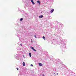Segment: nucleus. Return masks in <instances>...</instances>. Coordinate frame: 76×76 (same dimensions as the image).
Returning <instances> with one entry per match:
<instances>
[{"label": "nucleus", "mask_w": 76, "mask_h": 76, "mask_svg": "<svg viewBox=\"0 0 76 76\" xmlns=\"http://www.w3.org/2000/svg\"><path fill=\"white\" fill-rule=\"evenodd\" d=\"M42 38L44 39V40H45V37L43 36L42 37Z\"/></svg>", "instance_id": "7"}, {"label": "nucleus", "mask_w": 76, "mask_h": 76, "mask_svg": "<svg viewBox=\"0 0 76 76\" xmlns=\"http://www.w3.org/2000/svg\"><path fill=\"white\" fill-rule=\"evenodd\" d=\"M37 2V3H39V4H40V1H38Z\"/></svg>", "instance_id": "9"}, {"label": "nucleus", "mask_w": 76, "mask_h": 76, "mask_svg": "<svg viewBox=\"0 0 76 76\" xmlns=\"http://www.w3.org/2000/svg\"><path fill=\"white\" fill-rule=\"evenodd\" d=\"M39 66H42V64L41 63H39Z\"/></svg>", "instance_id": "4"}, {"label": "nucleus", "mask_w": 76, "mask_h": 76, "mask_svg": "<svg viewBox=\"0 0 76 76\" xmlns=\"http://www.w3.org/2000/svg\"><path fill=\"white\" fill-rule=\"evenodd\" d=\"M34 37L35 38H37V37H36V36L35 35H34Z\"/></svg>", "instance_id": "11"}, {"label": "nucleus", "mask_w": 76, "mask_h": 76, "mask_svg": "<svg viewBox=\"0 0 76 76\" xmlns=\"http://www.w3.org/2000/svg\"><path fill=\"white\" fill-rule=\"evenodd\" d=\"M39 18H42L43 17V15H40L39 16Z\"/></svg>", "instance_id": "5"}, {"label": "nucleus", "mask_w": 76, "mask_h": 76, "mask_svg": "<svg viewBox=\"0 0 76 76\" xmlns=\"http://www.w3.org/2000/svg\"><path fill=\"white\" fill-rule=\"evenodd\" d=\"M29 56L30 57H31V53H29Z\"/></svg>", "instance_id": "8"}, {"label": "nucleus", "mask_w": 76, "mask_h": 76, "mask_svg": "<svg viewBox=\"0 0 76 76\" xmlns=\"http://www.w3.org/2000/svg\"><path fill=\"white\" fill-rule=\"evenodd\" d=\"M31 2H32V4L34 5V4H35V3L34 2V0H31Z\"/></svg>", "instance_id": "2"}, {"label": "nucleus", "mask_w": 76, "mask_h": 76, "mask_svg": "<svg viewBox=\"0 0 76 76\" xmlns=\"http://www.w3.org/2000/svg\"><path fill=\"white\" fill-rule=\"evenodd\" d=\"M57 75H58V73H57Z\"/></svg>", "instance_id": "16"}, {"label": "nucleus", "mask_w": 76, "mask_h": 76, "mask_svg": "<svg viewBox=\"0 0 76 76\" xmlns=\"http://www.w3.org/2000/svg\"><path fill=\"white\" fill-rule=\"evenodd\" d=\"M31 42H33V41L31 40Z\"/></svg>", "instance_id": "15"}, {"label": "nucleus", "mask_w": 76, "mask_h": 76, "mask_svg": "<svg viewBox=\"0 0 76 76\" xmlns=\"http://www.w3.org/2000/svg\"><path fill=\"white\" fill-rule=\"evenodd\" d=\"M31 66H33V65H32V64H31Z\"/></svg>", "instance_id": "14"}, {"label": "nucleus", "mask_w": 76, "mask_h": 76, "mask_svg": "<svg viewBox=\"0 0 76 76\" xmlns=\"http://www.w3.org/2000/svg\"><path fill=\"white\" fill-rule=\"evenodd\" d=\"M31 49L33 50V51H35V52L37 51H36V50H35V48H34L32 46H31Z\"/></svg>", "instance_id": "1"}, {"label": "nucleus", "mask_w": 76, "mask_h": 76, "mask_svg": "<svg viewBox=\"0 0 76 76\" xmlns=\"http://www.w3.org/2000/svg\"><path fill=\"white\" fill-rule=\"evenodd\" d=\"M23 20V18H22L20 19V21H22Z\"/></svg>", "instance_id": "10"}, {"label": "nucleus", "mask_w": 76, "mask_h": 76, "mask_svg": "<svg viewBox=\"0 0 76 76\" xmlns=\"http://www.w3.org/2000/svg\"><path fill=\"white\" fill-rule=\"evenodd\" d=\"M54 11V9H53L51 11H50V13H52Z\"/></svg>", "instance_id": "3"}, {"label": "nucleus", "mask_w": 76, "mask_h": 76, "mask_svg": "<svg viewBox=\"0 0 76 76\" xmlns=\"http://www.w3.org/2000/svg\"><path fill=\"white\" fill-rule=\"evenodd\" d=\"M20 45H21V46H22V44H20Z\"/></svg>", "instance_id": "13"}, {"label": "nucleus", "mask_w": 76, "mask_h": 76, "mask_svg": "<svg viewBox=\"0 0 76 76\" xmlns=\"http://www.w3.org/2000/svg\"><path fill=\"white\" fill-rule=\"evenodd\" d=\"M17 69L18 70H19V68H17Z\"/></svg>", "instance_id": "12"}, {"label": "nucleus", "mask_w": 76, "mask_h": 76, "mask_svg": "<svg viewBox=\"0 0 76 76\" xmlns=\"http://www.w3.org/2000/svg\"><path fill=\"white\" fill-rule=\"evenodd\" d=\"M23 66H25V62H23Z\"/></svg>", "instance_id": "6"}]
</instances>
